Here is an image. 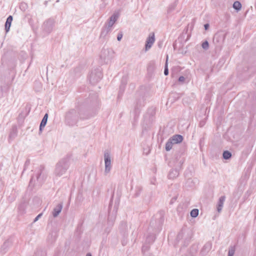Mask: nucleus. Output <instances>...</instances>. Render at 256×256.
Segmentation results:
<instances>
[{"label": "nucleus", "mask_w": 256, "mask_h": 256, "mask_svg": "<svg viewBox=\"0 0 256 256\" xmlns=\"http://www.w3.org/2000/svg\"><path fill=\"white\" fill-rule=\"evenodd\" d=\"M70 166L68 160L64 158L60 161L56 166L54 172L56 177H61L64 175Z\"/></svg>", "instance_id": "1"}, {"label": "nucleus", "mask_w": 256, "mask_h": 256, "mask_svg": "<svg viewBox=\"0 0 256 256\" xmlns=\"http://www.w3.org/2000/svg\"><path fill=\"white\" fill-rule=\"evenodd\" d=\"M79 117L82 119L88 118L87 117L85 118L82 116L80 114L78 111L77 110H70L66 114V122L69 126H73L77 123Z\"/></svg>", "instance_id": "2"}, {"label": "nucleus", "mask_w": 256, "mask_h": 256, "mask_svg": "<svg viewBox=\"0 0 256 256\" xmlns=\"http://www.w3.org/2000/svg\"><path fill=\"white\" fill-rule=\"evenodd\" d=\"M46 178V174L44 172V167L40 166L39 167L36 171V176H32L30 181V184H32L33 182L34 184L40 185L41 184Z\"/></svg>", "instance_id": "3"}, {"label": "nucleus", "mask_w": 256, "mask_h": 256, "mask_svg": "<svg viewBox=\"0 0 256 256\" xmlns=\"http://www.w3.org/2000/svg\"><path fill=\"white\" fill-rule=\"evenodd\" d=\"M102 74L100 67L92 70L89 76V80L90 82L94 84L98 82L102 78Z\"/></svg>", "instance_id": "4"}, {"label": "nucleus", "mask_w": 256, "mask_h": 256, "mask_svg": "<svg viewBox=\"0 0 256 256\" xmlns=\"http://www.w3.org/2000/svg\"><path fill=\"white\" fill-rule=\"evenodd\" d=\"M55 22V20L53 18H50L46 20L42 25L43 31L46 34H50L53 30Z\"/></svg>", "instance_id": "5"}, {"label": "nucleus", "mask_w": 256, "mask_h": 256, "mask_svg": "<svg viewBox=\"0 0 256 256\" xmlns=\"http://www.w3.org/2000/svg\"><path fill=\"white\" fill-rule=\"evenodd\" d=\"M114 52L112 48H104L100 54V56L104 60H110L114 56Z\"/></svg>", "instance_id": "6"}, {"label": "nucleus", "mask_w": 256, "mask_h": 256, "mask_svg": "<svg viewBox=\"0 0 256 256\" xmlns=\"http://www.w3.org/2000/svg\"><path fill=\"white\" fill-rule=\"evenodd\" d=\"M104 164H105V170L104 172L106 173H108L111 169V160H110V154L106 152L104 154Z\"/></svg>", "instance_id": "7"}, {"label": "nucleus", "mask_w": 256, "mask_h": 256, "mask_svg": "<svg viewBox=\"0 0 256 256\" xmlns=\"http://www.w3.org/2000/svg\"><path fill=\"white\" fill-rule=\"evenodd\" d=\"M155 41L154 34V33H152L149 35L148 38L146 39V43L145 45V50L146 51L150 50L152 46Z\"/></svg>", "instance_id": "8"}, {"label": "nucleus", "mask_w": 256, "mask_h": 256, "mask_svg": "<svg viewBox=\"0 0 256 256\" xmlns=\"http://www.w3.org/2000/svg\"><path fill=\"white\" fill-rule=\"evenodd\" d=\"M119 16V14L118 12L114 13L110 18L108 21V24H106L109 27L112 28V26L117 20Z\"/></svg>", "instance_id": "9"}, {"label": "nucleus", "mask_w": 256, "mask_h": 256, "mask_svg": "<svg viewBox=\"0 0 256 256\" xmlns=\"http://www.w3.org/2000/svg\"><path fill=\"white\" fill-rule=\"evenodd\" d=\"M112 28L105 24V26L103 27V28L102 30L100 36V37L105 38L112 32Z\"/></svg>", "instance_id": "10"}, {"label": "nucleus", "mask_w": 256, "mask_h": 256, "mask_svg": "<svg viewBox=\"0 0 256 256\" xmlns=\"http://www.w3.org/2000/svg\"><path fill=\"white\" fill-rule=\"evenodd\" d=\"M62 204H58L53 210L52 216L54 218L57 217L62 211Z\"/></svg>", "instance_id": "11"}, {"label": "nucleus", "mask_w": 256, "mask_h": 256, "mask_svg": "<svg viewBox=\"0 0 256 256\" xmlns=\"http://www.w3.org/2000/svg\"><path fill=\"white\" fill-rule=\"evenodd\" d=\"M170 138L174 144L180 143L183 140L182 136L180 134H175Z\"/></svg>", "instance_id": "12"}, {"label": "nucleus", "mask_w": 256, "mask_h": 256, "mask_svg": "<svg viewBox=\"0 0 256 256\" xmlns=\"http://www.w3.org/2000/svg\"><path fill=\"white\" fill-rule=\"evenodd\" d=\"M12 21V16H9L8 17L6 22V24H5V30H6V32H9Z\"/></svg>", "instance_id": "13"}, {"label": "nucleus", "mask_w": 256, "mask_h": 256, "mask_svg": "<svg viewBox=\"0 0 256 256\" xmlns=\"http://www.w3.org/2000/svg\"><path fill=\"white\" fill-rule=\"evenodd\" d=\"M225 196H222L220 198L217 207V210L218 212H220L222 208L224 202L225 201Z\"/></svg>", "instance_id": "14"}, {"label": "nucleus", "mask_w": 256, "mask_h": 256, "mask_svg": "<svg viewBox=\"0 0 256 256\" xmlns=\"http://www.w3.org/2000/svg\"><path fill=\"white\" fill-rule=\"evenodd\" d=\"M179 174L178 170L176 169L172 170L168 174V178L170 179H173L176 178Z\"/></svg>", "instance_id": "15"}, {"label": "nucleus", "mask_w": 256, "mask_h": 256, "mask_svg": "<svg viewBox=\"0 0 256 256\" xmlns=\"http://www.w3.org/2000/svg\"><path fill=\"white\" fill-rule=\"evenodd\" d=\"M48 114H46L44 116L40 122V131H42V128H44L45 126L46 125L47 120H48Z\"/></svg>", "instance_id": "16"}, {"label": "nucleus", "mask_w": 256, "mask_h": 256, "mask_svg": "<svg viewBox=\"0 0 256 256\" xmlns=\"http://www.w3.org/2000/svg\"><path fill=\"white\" fill-rule=\"evenodd\" d=\"M174 144L169 138L166 144V151H170L172 148Z\"/></svg>", "instance_id": "17"}, {"label": "nucleus", "mask_w": 256, "mask_h": 256, "mask_svg": "<svg viewBox=\"0 0 256 256\" xmlns=\"http://www.w3.org/2000/svg\"><path fill=\"white\" fill-rule=\"evenodd\" d=\"M233 8L236 10H240L242 8V4L240 2L236 1L233 4Z\"/></svg>", "instance_id": "18"}, {"label": "nucleus", "mask_w": 256, "mask_h": 256, "mask_svg": "<svg viewBox=\"0 0 256 256\" xmlns=\"http://www.w3.org/2000/svg\"><path fill=\"white\" fill-rule=\"evenodd\" d=\"M223 158L225 160H228L232 156V154L228 150L224 151L223 152Z\"/></svg>", "instance_id": "19"}, {"label": "nucleus", "mask_w": 256, "mask_h": 256, "mask_svg": "<svg viewBox=\"0 0 256 256\" xmlns=\"http://www.w3.org/2000/svg\"><path fill=\"white\" fill-rule=\"evenodd\" d=\"M142 190V188L140 186H136L135 189V192L134 194V197H138L140 194Z\"/></svg>", "instance_id": "20"}, {"label": "nucleus", "mask_w": 256, "mask_h": 256, "mask_svg": "<svg viewBox=\"0 0 256 256\" xmlns=\"http://www.w3.org/2000/svg\"><path fill=\"white\" fill-rule=\"evenodd\" d=\"M198 210L196 208L193 209L190 212V216L192 218H196L198 214Z\"/></svg>", "instance_id": "21"}, {"label": "nucleus", "mask_w": 256, "mask_h": 256, "mask_svg": "<svg viewBox=\"0 0 256 256\" xmlns=\"http://www.w3.org/2000/svg\"><path fill=\"white\" fill-rule=\"evenodd\" d=\"M235 252V248L234 246H230L229 248L228 256H234Z\"/></svg>", "instance_id": "22"}, {"label": "nucleus", "mask_w": 256, "mask_h": 256, "mask_svg": "<svg viewBox=\"0 0 256 256\" xmlns=\"http://www.w3.org/2000/svg\"><path fill=\"white\" fill-rule=\"evenodd\" d=\"M202 48L205 50H207L209 47V44L208 41L204 42L202 44Z\"/></svg>", "instance_id": "23"}, {"label": "nucleus", "mask_w": 256, "mask_h": 256, "mask_svg": "<svg viewBox=\"0 0 256 256\" xmlns=\"http://www.w3.org/2000/svg\"><path fill=\"white\" fill-rule=\"evenodd\" d=\"M176 2L174 3L173 4H172V6H170L169 7L168 9V12H171L172 10H173L175 8H176Z\"/></svg>", "instance_id": "24"}, {"label": "nucleus", "mask_w": 256, "mask_h": 256, "mask_svg": "<svg viewBox=\"0 0 256 256\" xmlns=\"http://www.w3.org/2000/svg\"><path fill=\"white\" fill-rule=\"evenodd\" d=\"M176 2L174 3L173 4H172V6H170L169 7L168 9V12H171L172 10H173L175 8H176Z\"/></svg>", "instance_id": "25"}, {"label": "nucleus", "mask_w": 256, "mask_h": 256, "mask_svg": "<svg viewBox=\"0 0 256 256\" xmlns=\"http://www.w3.org/2000/svg\"><path fill=\"white\" fill-rule=\"evenodd\" d=\"M184 234V231L182 230L181 232H180L178 234V235L177 236V238L178 239V240H180V239L182 238H183Z\"/></svg>", "instance_id": "26"}, {"label": "nucleus", "mask_w": 256, "mask_h": 256, "mask_svg": "<svg viewBox=\"0 0 256 256\" xmlns=\"http://www.w3.org/2000/svg\"><path fill=\"white\" fill-rule=\"evenodd\" d=\"M123 36L122 32L118 33L117 36V40L118 41H120Z\"/></svg>", "instance_id": "27"}, {"label": "nucleus", "mask_w": 256, "mask_h": 256, "mask_svg": "<svg viewBox=\"0 0 256 256\" xmlns=\"http://www.w3.org/2000/svg\"><path fill=\"white\" fill-rule=\"evenodd\" d=\"M164 74L166 76H167L168 74V65H165L164 70Z\"/></svg>", "instance_id": "28"}, {"label": "nucleus", "mask_w": 256, "mask_h": 256, "mask_svg": "<svg viewBox=\"0 0 256 256\" xmlns=\"http://www.w3.org/2000/svg\"><path fill=\"white\" fill-rule=\"evenodd\" d=\"M42 213H40V214H38L36 217V218H34V222H36L37 220H38L41 218V216H42Z\"/></svg>", "instance_id": "29"}, {"label": "nucleus", "mask_w": 256, "mask_h": 256, "mask_svg": "<svg viewBox=\"0 0 256 256\" xmlns=\"http://www.w3.org/2000/svg\"><path fill=\"white\" fill-rule=\"evenodd\" d=\"M127 82V79L126 78H123L122 80V85L125 86Z\"/></svg>", "instance_id": "30"}, {"label": "nucleus", "mask_w": 256, "mask_h": 256, "mask_svg": "<svg viewBox=\"0 0 256 256\" xmlns=\"http://www.w3.org/2000/svg\"><path fill=\"white\" fill-rule=\"evenodd\" d=\"M185 78L183 76H180L178 78V81L180 82H184L185 80Z\"/></svg>", "instance_id": "31"}, {"label": "nucleus", "mask_w": 256, "mask_h": 256, "mask_svg": "<svg viewBox=\"0 0 256 256\" xmlns=\"http://www.w3.org/2000/svg\"><path fill=\"white\" fill-rule=\"evenodd\" d=\"M115 218H116L115 215H114L113 216H111L110 215V214L109 216H108V220H111L112 221H113V220H114Z\"/></svg>", "instance_id": "32"}, {"label": "nucleus", "mask_w": 256, "mask_h": 256, "mask_svg": "<svg viewBox=\"0 0 256 256\" xmlns=\"http://www.w3.org/2000/svg\"><path fill=\"white\" fill-rule=\"evenodd\" d=\"M211 248V244H209V243H208L206 244L204 247V248Z\"/></svg>", "instance_id": "33"}, {"label": "nucleus", "mask_w": 256, "mask_h": 256, "mask_svg": "<svg viewBox=\"0 0 256 256\" xmlns=\"http://www.w3.org/2000/svg\"><path fill=\"white\" fill-rule=\"evenodd\" d=\"M204 29H205L206 30H208V28H209V27H210V25H209V24H205L204 25Z\"/></svg>", "instance_id": "34"}, {"label": "nucleus", "mask_w": 256, "mask_h": 256, "mask_svg": "<svg viewBox=\"0 0 256 256\" xmlns=\"http://www.w3.org/2000/svg\"><path fill=\"white\" fill-rule=\"evenodd\" d=\"M178 44L176 42H175L174 44H173V46H174V48L175 50H177L178 48Z\"/></svg>", "instance_id": "35"}, {"label": "nucleus", "mask_w": 256, "mask_h": 256, "mask_svg": "<svg viewBox=\"0 0 256 256\" xmlns=\"http://www.w3.org/2000/svg\"><path fill=\"white\" fill-rule=\"evenodd\" d=\"M86 256H92L90 254H87Z\"/></svg>", "instance_id": "36"}, {"label": "nucleus", "mask_w": 256, "mask_h": 256, "mask_svg": "<svg viewBox=\"0 0 256 256\" xmlns=\"http://www.w3.org/2000/svg\"><path fill=\"white\" fill-rule=\"evenodd\" d=\"M168 64V60H166V64Z\"/></svg>", "instance_id": "37"}, {"label": "nucleus", "mask_w": 256, "mask_h": 256, "mask_svg": "<svg viewBox=\"0 0 256 256\" xmlns=\"http://www.w3.org/2000/svg\"><path fill=\"white\" fill-rule=\"evenodd\" d=\"M144 246H143V247H142V250H144Z\"/></svg>", "instance_id": "38"}, {"label": "nucleus", "mask_w": 256, "mask_h": 256, "mask_svg": "<svg viewBox=\"0 0 256 256\" xmlns=\"http://www.w3.org/2000/svg\"><path fill=\"white\" fill-rule=\"evenodd\" d=\"M214 68V66H213L212 68V70H213Z\"/></svg>", "instance_id": "39"}]
</instances>
